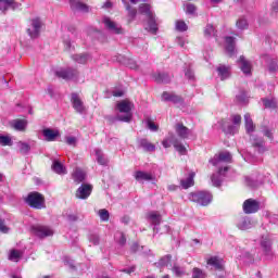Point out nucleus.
Here are the masks:
<instances>
[{
    "label": "nucleus",
    "mask_w": 278,
    "mask_h": 278,
    "mask_svg": "<svg viewBox=\"0 0 278 278\" xmlns=\"http://www.w3.org/2000/svg\"><path fill=\"white\" fill-rule=\"evenodd\" d=\"M116 110H118V112L124 115L115 116L114 121L131 123V118H134V114L131 113V110H134V102L129 100H122L117 102Z\"/></svg>",
    "instance_id": "1"
},
{
    "label": "nucleus",
    "mask_w": 278,
    "mask_h": 278,
    "mask_svg": "<svg viewBox=\"0 0 278 278\" xmlns=\"http://www.w3.org/2000/svg\"><path fill=\"white\" fill-rule=\"evenodd\" d=\"M139 12L140 14L147 15V24H146V30L150 31V34H157V23L155 22V15L153 14V11H151V5L144 3L139 5Z\"/></svg>",
    "instance_id": "2"
},
{
    "label": "nucleus",
    "mask_w": 278,
    "mask_h": 278,
    "mask_svg": "<svg viewBox=\"0 0 278 278\" xmlns=\"http://www.w3.org/2000/svg\"><path fill=\"white\" fill-rule=\"evenodd\" d=\"M232 123H229L227 119H222L217 123V127L224 131V134H230L233 136L238 131V126L242 123V116L232 115Z\"/></svg>",
    "instance_id": "3"
},
{
    "label": "nucleus",
    "mask_w": 278,
    "mask_h": 278,
    "mask_svg": "<svg viewBox=\"0 0 278 278\" xmlns=\"http://www.w3.org/2000/svg\"><path fill=\"white\" fill-rule=\"evenodd\" d=\"M54 75L55 77H59V79H64L65 81L79 79V71L73 67H61L54 72Z\"/></svg>",
    "instance_id": "4"
},
{
    "label": "nucleus",
    "mask_w": 278,
    "mask_h": 278,
    "mask_svg": "<svg viewBox=\"0 0 278 278\" xmlns=\"http://www.w3.org/2000/svg\"><path fill=\"white\" fill-rule=\"evenodd\" d=\"M27 205L33 207L34 210H42L45 208V197L39 192H30L25 199Z\"/></svg>",
    "instance_id": "5"
},
{
    "label": "nucleus",
    "mask_w": 278,
    "mask_h": 278,
    "mask_svg": "<svg viewBox=\"0 0 278 278\" xmlns=\"http://www.w3.org/2000/svg\"><path fill=\"white\" fill-rule=\"evenodd\" d=\"M190 201H193V203H198L202 206H207L210 203H212V193L207 191H198L190 194Z\"/></svg>",
    "instance_id": "6"
},
{
    "label": "nucleus",
    "mask_w": 278,
    "mask_h": 278,
    "mask_svg": "<svg viewBox=\"0 0 278 278\" xmlns=\"http://www.w3.org/2000/svg\"><path fill=\"white\" fill-rule=\"evenodd\" d=\"M260 244L266 260H273L275 257V253L273 252V239H270V235H263L261 237Z\"/></svg>",
    "instance_id": "7"
},
{
    "label": "nucleus",
    "mask_w": 278,
    "mask_h": 278,
    "mask_svg": "<svg viewBox=\"0 0 278 278\" xmlns=\"http://www.w3.org/2000/svg\"><path fill=\"white\" fill-rule=\"evenodd\" d=\"M40 29H42V21L40 17H35L30 22L27 34L30 38H38L40 36Z\"/></svg>",
    "instance_id": "8"
},
{
    "label": "nucleus",
    "mask_w": 278,
    "mask_h": 278,
    "mask_svg": "<svg viewBox=\"0 0 278 278\" xmlns=\"http://www.w3.org/2000/svg\"><path fill=\"white\" fill-rule=\"evenodd\" d=\"M31 233L37 238H49V236H53V229L48 226L35 225L31 226Z\"/></svg>",
    "instance_id": "9"
},
{
    "label": "nucleus",
    "mask_w": 278,
    "mask_h": 278,
    "mask_svg": "<svg viewBox=\"0 0 278 278\" xmlns=\"http://www.w3.org/2000/svg\"><path fill=\"white\" fill-rule=\"evenodd\" d=\"M210 164L213 166H218L220 162H225L226 164L231 163V153L228 151L219 152L218 154H215L213 159H211Z\"/></svg>",
    "instance_id": "10"
},
{
    "label": "nucleus",
    "mask_w": 278,
    "mask_h": 278,
    "mask_svg": "<svg viewBox=\"0 0 278 278\" xmlns=\"http://www.w3.org/2000/svg\"><path fill=\"white\" fill-rule=\"evenodd\" d=\"M243 212L244 214H255L260 212V202L254 199H248L243 203Z\"/></svg>",
    "instance_id": "11"
},
{
    "label": "nucleus",
    "mask_w": 278,
    "mask_h": 278,
    "mask_svg": "<svg viewBox=\"0 0 278 278\" xmlns=\"http://www.w3.org/2000/svg\"><path fill=\"white\" fill-rule=\"evenodd\" d=\"M102 23L104 24V27L109 29V31H112V34H123V28L121 25L116 24L110 17H103Z\"/></svg>",
    "instance_id": "12"
},
{
    "label": "nucleus",
    "mask_w": 278,
    "mask_h": 278,
    "mask_svg": "<svg viewBox=\"0 0 278 278\" xmlns=\"http://www.w3.org/2000/svg\"><path fill=\"white\" fill-rule=\"evenodd\" d=\"M92 194V186L88 184H83L76 191V199L86 200Z\"/></svg>",
    "instance_id": "13"
},
{
    "label": "nucleus",
    "mask_w": 278,
    "mask_h": 278,
    "mask_svg": "<svg viewBox=\"0 0 278 278\" xmlns=\"http://www.w3.org/2000/svg\"><path fill=\"white\" fill-rule=\"evenodd\" d=\"M70 5L73 12H83V14L90 12V7L79 0H70Z\"/></svg>",
    "instance_id": "14"
},
{
    "label": "nucleus",
    "mask_w": 278,
    "mask_h": 278,
    "mask_svg": "<svg viewBox=\"0 0 278 278\" xmlns=\"http://www.w3.org/2000/svg\"><path fill=\"white\" fill-rule=\"evenodd\" d=\"M72 105L78 114H84L86 111V106H84V102L79 98V94L77 93H72V99H71Z\"/></svg>",
    "instance_id": "15"
},
{
    "label": "nucleus",
    "mask_w": 278,
    "mask_h": 278,
    "mask_svg": "<svg viewBox=\"0 0 278 278\" xmlns=\"http://www.w3.org/2000/svg\"><path fill=\"white\" fill-rule=\"evenodd\" d=\"M251 141H252L253 148L255 149V151H257V153H261V154L266 153V151H267L266 144L262 137L252 136Z\"/></svg>",
    "instance_id": "16"
},
{
    "label": "nucleus",
    "mask_w": 278,
    "mask_h": 278,
    "mask_svg": "<svg viewBox=\"0 0 278 278\" xmlns=\"http://www.w3.org/2000/svg\"><path fill=\"white\" fill-rule=\"evenodd\" d=\"M10 125L12 129L15 131H26L27 130V125H29V122L25 118H16L10 122Z\"/></svg>",
    "instance_id": "17"
},
{
    "label": "nucleus",
    "mask_w": 278,
    "mask_h": 278,
    "mask_svg": "<svg viewBox=\"0 0 278 278\" xmlns=\"http://www.w3.org/2000/svg\"><path fill=\"white\" fill-rule=\"evenodd\" d=\"M21 4L14 0H0V11L5 14L7 10H18Z\"/></svg>",
    "instance_id": "18"
},
{
    "label": "nucleus",
    "mask_w": 278,
    "mask_h": 278,
    "mask_svg": "<svg viewBox=\"0 0 278 278\" xmlns=\"http://www.w3.org/2000/svg\"><path fill=\"white\" fill-rule=\"evenodd\" d=\"M163 101H169L170 103H175V105H181L184 103V98L178 94L170 93L168 91H164L162 94Z\"/></svg>",
    "instance_id": "19"
},
{
    "label": "nucleus",
    "mask_w": 278,
    "mask_h": 278,
    "mask_svg": "<svg viewBox=\"0 0 278 278\" xmlns=\"http://www.w3.org/2000/svg\"><path fill=\"white\" fill-rule=\"evenodd\" d=\"M229 170V167L226 166L224 168H219L217 174H213L211 177V181L213 184V186H215V188L220 187V185L223 184V175H225L227 172Z\"/></svg>",
    "instance_id": "20"
},
{
    "label": "nucleus",
    "mask_w": 278,
    "mask_h": 278,
    "mask_svg": "<svg viewBox=\"0 0 278 278\" xmlns=\"http://www.w3.org/2000/svg\"><path fill=\"white\" fill-rule=\"evenodd\" d=\"M134 177L136 181H139L140 184H142L143 181H155V176H153V174L142 170H137Z\"/></svg>",
    "instance_id": "21"
},
{
    "label": "nucleus",
    "mask_w": 278,
    "mask_h": 278,
    "mask_svg": "<svg viewBox=\"0 0 278 278\" xmlns=\"http://www.w3.org/2000/svg\"><path fill=\"white\" fill-rule=\"evenodd\" d=\"M238 64L243 73V75H251V71L253 68V65L251 64V61L247 60L243 55L239 58Z\"/></svg>",
    "instance_id": "22"
},
{
    "label": "nucleus",
    "mask_w": 278,
    "mask_h": 278,
    "mask_svg": "<svg viewBox=\"0 0 278 278\" xmlns=\"http://www.w3.org/2000/svg\"><path fill=\"white\" fill-rule=\"evenodd\" d=\"M226 52L229 55V58H233L236 55V38L233 37H226Z\"/></svg>",
    "instance_id": "23"
},
{
    "label": "nucleus",
    "mask_w": 278,
    "mask_h": 278,
    "mask_svg": "<svg viewBox=\"0 0 278 278\" xmlns=\"http://www.w3.org/2000/svg\"><path fill=\"white\" fill-rule=\"evenodd\" d=\"M175 129H176L177 136H179V138H182V140H186V138H188V136L192 134V130L184 126V124H176Z\"/></svg>",
    "instance_id": "24"
},
{
    "label": "nucleus",
    "mask_w": 278,
    "mask_h": 278,
    "mask_svg": "<svg viewBox=\"0 0 278 278\" xmlns=\"http://www.w3.org/2000/svg\"><path fill=\"white\" fill-rule=\"evenodd\" d=\"M148 218L151 225H154V231H156L157 233L160 231L157 229V226L160 225V223H162V215H160L157 212H151L148 214Z\"/></svg>",
    "instance_id": "25"
},
{
    "label": "nucleus",
    "mask_w": 278,
    "mask_h": 278,
    "mask_svg": "<svg viewBox=\"0 0 278 278\" xmlns=\"http://www.w3.org/2000/svg\"><path fill=\"white\" fill-rule=\"evenodd\" d=\"M238 229H241V231H247V229H251L253 227V223H251V218L249 217H240L237 223Z\"/></svg>",
    "instance_id": "26"
},
{
    "label": "nucleus",
    "mask_w": 278,
    "mask_h": 278,
    "mask_svg": "<svg viewBox=\"0 0 278 278\" xmlns=\"http://www.w3.org/2000/svg\"><path fill=\"white\" fill-rule=\"evenodd\" d=\"M43 137L46 138L47 142H54L55 138L60 136V131L53 130L51 128H46L42 130Z\"/></svg>",
    "instance_id": "27"
},
{
    "label": "nucleus",
    "mask_w": 278,
    "mask_h": 278,
    "mask_svg": "<svg viewBox=\"0 0 278 278\" xmlns=\"http://www.w3.org/2000/svg\"><path fill=\"white\" fill-rule=\"evenodd\" d=\"M138 144L140 149H143L147 153H153V151H155V144L151 143L147 139H139Z\"/></svg>",
    "instance_id": "28"
},
{
    "label": "nucleus",
    "mask_w": 278,
    "mask_h": 278,
    "mask_svg": "<svg viewBox=\"0 0 278 278\" xmlns=\"http://www.w3.org/2000/svg\"><path fill=\"white\" fill-rule=\"evenodd\" d=\"M72 179L75 181V184H81L83 181H86V173L79 168H76L72 174Z\"/></svg>",
    "instance_id": "29"
},
{
    "label": "nucleus",
    "mask_w": 278,
    "mask_h": 278,
    "mask_svg": "<svg viewBox=\"0 0 278 278\" xmlns=\"http://www.w3.org/2000/svg\"><path fill=\"white\" fill-rule=\"evenodd\" d=\"M217 73L222 81H225V79H229V77L231 76V72L229 71V67L225 65H219L217 67Z\"/></svg>",
    "instance_id": "30"
},
{
    "label": "nucleus",
    "mask_w": 278,
    "mask_h": 278,
    "mask_svg": "<svg viewBox=\"0 0 278 278\" xmlns=\"http://www.w3.org/2000/svg\"><path fill=\"white\" fill-rule=\"evenodd\" d=\"M180 186L184 190H188V188H192L194 186V173H190L186 179L180 180Z\"/></svg>",
    "instance_id": "31"
},
{
    "label": "nucleus",
    "mask_w": 278,
    "mask_h": 278,
    "mask_svg": "<svg viewBox=\"0 0 278 278\" xmlns=\"http://www.w3.org/2000/svg\"><path fill=\"white\" fill-rule=\"evenodd\" d=\"M153 77L156 84H170V75L167 73H157Z\"/></svg>",
    "instance_id": "32"
},
{
    "label": "nucleus",
    "mask_w": 278,
    "mask_h": 278,
    "mask_svg": "<svg viewBox=\"0 0 278 278\" xmlns=\"http://www.w3.org/2000/svg\"><path fill=\"white\" fill-rule=\"evenodd\" d=\"M245 130L248 134H253L255 131V124H253V119L251 118V114L247 113L244 115Z\"/></svg>",
    "instance_id": "33"
},
{
    "label": "nucleus",
    "mask_w": 278,
    "mask_h": 278,
    "mask_svg": "<svg viewBox=\"0 0 278 278\" xmlns=\"http://www.w3.org/2000/svg\"><path fill=\"white\" fill-rule=\"evenodd\" d=\"M52 170L56 173V175H66V167L58 160L53 161Z\"/></svg>",
    "instance_id": "34"
},
{
    "label": "nucleus",
    "mask_w": 278,
    "mask_h": 278,
    "mask_svg": "<svg viewBox=\"0 0 278 278\" xmlns=\"http://www.w3.org/2000/svg\"><path fill=\"white\" fill-rule=\"evenodd\" d=\"M208 266H214L217 270H220L223 268V260L218 256H212L207 260Z\"/></svg>",
    "instance_id": "35"
},
{
    "label": "nucleus",
    "mask_w": 278,
    "mask_h": 278,
    "mask_svg": "<svg viewBox=\"0 0 278 278\" xmlns=\"http://www.w3.org/2000/svg\"><path fill=\"white\" fill-rule=\"evenodd\" d=\"M73 62H76V64H86L88 60H90V55L88 54H73L72 55Z\"/></svg>",
    "instance_id": "36"
},
{
    "label": "nucleus",
    "mask_w": 278,
    "mask_h": 278,
    "mask_svg": "<svg viewBox=\"0 0 278 278\" xmlns=\"http://www.w3.org/2000/svg\"><path fill=\"white\" fill-rule=\"evenodd\" d=\"M14 141L10 135H0V147H12Z\"/></svg>",
    "instance_id": "37"
},
{
    "label": "nucleus",
    "mask_w": 278,
    "mask_h": 278,
    "mask_svg": "<svg viewBox=\"0 0 278 278\" xmlns=\"http://www.w3.org/2000/svg\"><path fill=\"white\" fill-rule=\"evenodd\" d=\"M237 103L239 105H248L249 104V96H247V91H241L237 97H236Z\"/></svg>",
    "instance_id": "38"
},
{
    "label": "nucleus",
    "mask_w": 278,
    "mask_h": 278,
    "mask_svg": "<svg viewBox=\"0 0 278 278\" xmlns=\"http://www.w3.org/2000/svg\"><path fill=\"white\" fill-rule=\"evenodd\" d=\"M17 149L22 155H27L31 150V147H29V143L27 142L20 141L17 142Z\"/></svg>",
    "instance_id": "39"
},
{
    "label": "nucleus",
    "mask_w": 278,
    "mask_h": 278,
    "mask_svg": "<svg viewBox=\"0 0 278 278\" xmlns=\"http://www.w3.org/2000/svg\"><path fill=\"white\" fill-rule=\"evenodd\" d=\"M96 157L98 164H100L101 166L108 165V159H105V156L103 155V151H101L100 149H96Z\"/></svg>",
    "instance_id": "40"
},
{
    "label": "nucleus",
    "mask_w": 278,
    "mask_h": 278,
    "mask_svg": "<svg viewBox=\"0 0 278 278\" xmlns=\"http://www.w3.org/2000/svg\"><path fill=\"white\" fill-rule=\"evenodd\" d=\"M114 238H115V242H117V244H119L121 247H125V244L127 243L125 233H123L122 231L115 232Z\"/></svg>",
    "instance_id": "41"
},
{
    "label": "nucleus",
    "mask_w": 278,
    "mask_h": 278,
    "mask_svg": "<svg viewBox=\"0 0 278 278\" xmlns=\"http://www.w3.org/2000/svg\"><path fill=\"white\" fill-rule=\"evenodd\" d=\"M173 147L181 155H186V153H188V150L186 149V147L181 142H179L178 140L173 141Z\"/></svg>",
    "instance_id": "42"
},
{
    "label": "nucleus",
    "mask_w": 278,
    "mask_h": 278,
    "mask_svg": "<svg viewBox=\"0 0 278 278\" xmlns=\"http://www.w3.org/2000/svg\"><path fill=\"white\" fill-rule=\"evenodd\" d=\"M98 216L102 223H108L110 220V211L105 208H101L98 211Z\"/></svg>",
    "instance_id": "43"
},
{
    "label": "nucleus",
    "mask_w": 278,
    "mask_h": 278,
    "mask_svg": "<svg viewBox=\"0 0 278 278\" xmlns=\"http://www.w3.org/2000/svg\"><path fill=\"white\" fill-rule=\"evenodd\" d=\"M21 257H23V252H21L18 250H12L10 252L9 260L11 262H18V260H21Z\"/></svg>",
    "instance_id": "44"
},
{
    "label": "nucleus",
    "mask_w": 278,
    "mask_h": 278,
    "mask_svg": "<svg viewBox=\"0 0 278 278\" xmlns=\"http://www.w3.org/2000/svg\"><path fill=\"white\" fill-rule=\"evenodd\" d=\"M170 260H173V256L167 254L156 263V266H159L160 268H164V266H168V264H170Z\"/></svg>",
    "instance_id": "45"
},
{
    "label": "nucleus",
    "mask_w": 278,
    "mask_h": 278,
    "mask_svg": "<svg viewBox=\"0 0 278 278\" xmlns=\"http://www.w3.org/2000/svg\"><path fill=\"white\" fill-rule=\"evenodd\" d=\"M172 271L176 277H184L186 275V268L179 266V265H174L172 268Z\"/></svg>",
    "instance_id": "46"
},
{
    "label": "nucleus",
    "mask_w": 278,
    "mask_h": 278,
    "mask_svg": "<svg viewBox=\"0 0 278 278\" xmlns=\"http://www.w3.org/2000/svg\"><path fill=\"white\" fill-rule=\"evenodd\" d=\"M262 101L265 108H269L271 110H275V108H277V100H275V98H271V99L265 98Z\"/></svg>",
    "instance_id": "47"
},
{
    "label": "nucleus",
    "mask_w": 278,
    "mask_h": 278,
    "mask_svg": "<svg viewBox=\"0 0 278 278\" xmlns=\"http://www.w3.org/2000/svg\"><path fill=\"white\" fill-rule=\"evenodd\" d=\"M123 3L130 16V18H136V15L138 14V11L136 9H131V5L127 2V0H123Z\"/></svg>",
    "instance_id": "48"
},
{
    "label": "nucleus",
    "mask_w": 278,
    "mask_h": 278,
    "mask_svg": "<svg viewBox=\"0 0 278 278\" xmlns=\"http://www.w3.org/2000/svg\"><path fill=\"white\" fill-rule=\"evenodd\" d=\"M204 36L206 38H212V36H216V31L214 29V26L212 24H207L204 29Z\"/></svg>",
    "instance_id": "49"
},
{
    "label": "nucleus",
    "mask_w": 278,
    "mask_h": 278,
    "mask_svg": "<svg viewBox=\"0 0 278 278\" xmlns=\"http://www.w3.org/2000/svg\"><path fill=\"white\" fill-rule=\"evenodd\" d=\"M237 29H247L249 27V22H247V18L240 17L237 21Z\"/></svg>",
    "instance_id": "50"
},
{
    "label": "nucleus",
    "mask_w": 278,
    "mask_h": 278,
    "mask_svg": "<svg viewBox=\"0 0 278 278\" xmlns=\"http://www.w3.org/2000/svg\"><path fill=\"white\" fill-rule=\"evenodd\" d=\"M176 30L177 31H188V24L184 21H177L176 22Z\"/></svg>",
    "instance_id": "51"
},
{
    "label": "nucleus",
    "mask_w": 278,
    "mask_h": 278,
    "mask_svg": "<svg viewBox=\"0 0 278 278\" xmlns=\"http://www.w3.org/2000/svg\"><path fill=\"white\" fill-rule=\"evenodd\" d=\"M245 184L247 186H249L250 188H257V186H260V181L253 179L252 177H245Z\"/></svg>",
    "instance_id": "52"
},
{
    "label": "nucleus",
    "mask_w": 278,
    "mask_h": 278,
    "mask_svg": "<svg viewBox=\"0 0 278 278\" xmlns=\"http://www.w3.org/2000/svg\"><path fill=\"white\" fill-rule=\"evenodd\" d=\"M241 260L244 262V264H253V255L249 252H244Z\"/></svg>",
    "instance_id": "53"
},
{
    "label": "nucleus",
    "mask_w": 278,
    "mask_h": 278,
    "mask_svg": "<svg viewBox=\"0 0 278 278\" xmlns=\"http://www.w3.org/2000/svg\"><path fill=\"white\" fill-rule=\"evenodd\" d=\"M192 278H205V273L201 270L200 268H193Z\"/></svg>",
    "instance_id": "54"
},
{
    "label": "nucleus",
    "mask_w": 278,
    "mask_h": 278,
    "mask_svg": "<svg viewBox=\"0 0 278 278\" xmlns=\"http://www.w3.org/2000/svg\"><path fill=\"white\" fill-rule=\"evenodd\" d=\"M185 10L187 14H194L197 12V7L192 3H187Z\"/></svg>",
    "instance_id": "55"
},
{
    "label": "nucleus",
    "mask_w": 278,
    "mask_h": 278,
    "mask_svg": "<svg viewBox=\"0 0 278 278\" xmlns=\"http://www.w3.org/2000/svg\"><path fill=\"white\" fill-rule=\"evenodd\" d=\"M89 242L91 244H93V247L99 245L100 239H99L98 235H90L89 236Z\"/></svg>",
    "instance_id": "56"
},
{
    "label": "nucleus",
    "mask_w": 278,
    "mask_h": 278,
    "mask_svg": "<svg viewBox=\"0 0 278 278\" xmlns=\"http://www.w3.org/2000/svg\"><path fill=\"white\" fill-rule=\"evenodd\" d=\"M8 231H10V228L5 226V222L3 219H0V232L8 233Z\"/></svg>",
    "instance_id": "57"
},
{
    "label": "nucleus",
    "mask_w": 278,
    "mask_h": 278,
    "mask_svg": "<svg viewBox=\"0 0 278 278\" xmlns=\"http://www.w3.org/2000/svg\"><path fill=\"white\" fill-rule=\"evenodd\" d=\"M263 136H266V138H269V140H273V131L268 128H263Z\"/></svg>",
    "instance_id": "58"
},
{
    "label": "nucleus",
    "mask_w": 278,
    "mask_h": 278,
    "mask_svg": "<svg viewBox=\"0 0 278 278\" xmlns=\"http://www.w3.org/2000/svg\"><path fill=\"white\" fill-rule=\"evenodd\" d=\"M278 68V63L277 61H271L270 64H269V71L270 73H275V71H277Z\"/></svg>",
    "instance_id": "59"
},
{
    "label": "nucleus",
    "mask_w": 278,
    "mask_h": 278,
    "mask_svg": "<svg viewBox=\"0 0 278 278\" xmlns=\"http://www.w3.org/2000/svg\"><path fill=\"white\" fill-rule=\"evenodd\" d=\"M148 129H150V131H157L159 126L153 122H148Z\"/></svg>",
    "instance_id": "60"
},
{
    "label": "nucleus",
    "mask_w": 278,
    "mask_h": 278,
    "mask_svg": "<svg viewBox=\"0 0 278 278\" xmlns=\"http://www.w3.org/2000/svg\"><path fill=\"white\" fill-rule=\"evenodd\" d=\"M173 142L174 141L170 139H164L162 144H163L164 149H170V143L173 144Z\"/></svg>",
    "instance_id": "61"
},
{
    "label": "nucleus",
    "mask_w": 278,
    "mask_h": 278,
    "mask_svg": "<svg viewBox=\"0 0 278 278\" xmlns=\"http://www.w3.org/2000/svg\"><path fill=\"white\" fill-rule=\"evenodd\" d=\"M185 75L187 79H194V72H192V70H187Z\"/></svg>",
    "instance_id": "62"
},
{
    "label": "nucleus",
    "mask_w": 278,
    "mask_h": 278,
    "mask_svg": "<svg viewBox=\"0 0 278 278\" xmlns=\"http://www.w3.org/2000/svg\"><path fill=\"white\" fill-rule=\"evenodd\" d=\"M66 142H67V144L73 146V144H75V142H77V138L66 137Z\"/></svg>",
    "instance_id": "63"
},
{
    "label": "nucleus",
    "mask_w": 278,
    "mask_h": 278,
    "mask_svg": "<svg viewBox=\"0 0 278 278\" xmlns=\"http://www.w3.org/2000/svg\"><path fill=\"white\" fill-rule=\"evenodd\" d=\"M273 12H278V0H275L271 4Z\"/></svg>",
    "instance_id": "64"
}]
</instances>
